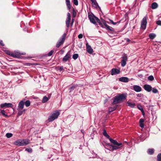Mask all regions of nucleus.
I'll return each mask as SVG.
<instances>
[{"label":"nucleus","mask_w":161,"mask_h":161,"mask_svg":"<svg viewBox=\"0 0 161 161\" xmlns=\"http://www.w3.org/2000/svg\"><path fill=\"white\" fill-rule=\"evenodd\" d=\"M126 97V95L124 94H119L113 98V101L112 104L114 105L119 103L125 100Z\"/></svg>","instance_id":"1"},{"label":"nucleus","mask_w":161,"mask_h":161,"mask_svg":"<svg viewBox=\"0 0 161 161\" xmlns=\"http://www.w3.org/2000/svg\"><path fill=\"white\" fill-rule=\"evenodd\" d=\"M29 143V140L27 139H19L14 142V144L18 146H26Z\"/></svg>","instance_id":"2"},{"label":"nucleus","mask_w":161,"mask_h":161,"mask_svg":"<svg viewBox=\"0 0 161 161\" xmlns=\"http://www.w3.org/2000/svg\"><path fill=\"white\" fill-rule=\"evenodd\" d=\"M59 115V113L58 111H56L55 113H52L46 121L47 123L53 121L55 119L58 118Z\"/></svg>","instance_id":"3"},{"label":"nucleus","mask_w":161,"mask_h":161,"mask_svg":"<svg viewBox=\"0 0 161 161\" xmlns=\"http://www.w3.org/2000/svg\"><path fill=\"white\" fill-rule=\"evenodd\" d=\"M66 36V34L64 33L62 36V37L60 39V41L58 42L56 44V47L57 48H58L62 44H63L65 40V37Z\"/></svg>","instance_id":"4"},{"label":"nucleus","mask_w":161,"mask_h":161,"mask_svg":"<svg viewBox=\"0 0 161 161\" xmlns=\"http://www.w3.org/2000/svg\"><path fill=\"white\" fill-rule=\"evenodd\" d=\"M147 18L146 17H144L141 22V29L144 30L146 28L147 24Z\"/></svg>","instance_id":"5"},{"label":"nucleus","mask_w":161,"mask_h":161,"mask_svg":"<svg viewBox=\"0 0 161 161\" xmlns=\"http://www.w3.org/2000/svg\"><path fill=\"white\" fill-rule=\"evenodd\" d=\"M121 63V65L122 67H124L126 64V61L127 60V56L126 54H125L122 57Z\"/></svg>","instance_id":"6"},{"label":"nucleus","mask_w":161,"mask_h":161,"mask_svg":"<svg viewBox=\"0 0 161 161\" xmlns=\"http://www.w3.org/2000/svg\"><path fill=\"white\" fill-rule=\"evenodd\" d=\"M95 17H96L93 14H89L88 15V17L90 21L94 24H96Z\"/></svg>","instance_id":"7"},{"label":"nucleus","mask_w":161,"mask_h":161,"mask_svg":"<svg viewBox=\"0 0 161 161\" xmlns=\"http://www.w3.org/2000/svg\"><path fill=\"white\" fill-rule=\"evenodd\" d=\"M109 140L114 145L120 146V147L123 146V145L121 143H118L116 140H114L111 138H109Z\"/></svg>","instance_id":"8"},{"label":"nucleus","mask_w":161,"mask_h":161,"mask_svg":"<svg viewBox=\"0 0 161 161\" xmlns=\"http://www.w3.org/2000/svg\"><path fill=\"white\" fill-rule=\"evenodd\" d=\"M120 72L119 69L116 68H113L111 70V74L112 75L119 74Z\"/></svg>","instance_id":"9"},{"label":"nucleus","mask_w":161,"mask_h":161,"mask_svg":"<svg viewBox=\"0 0 161 161\" xmlns=\"http://www.w3.org/2000/svg\"><path fill=\"white\" fill-rule=\"evenodd\" d=\"M71 55L70 54V52H68L66 54V55L62 59V61L64 62H66L67 60L70 58Z\"/></svg>","instance_id":"10"},{"label":"nucleus","mask_w":161,"mask_h":161,"mask_svg":"<svg viewBox=\"0 0 161 161\" xmlns=\"http://www.w3.org/2000/svg\"><path fill=\"white\" fill-rule=\"evenodd\" d=\"M86 51L89 54H92L93 52V50L91 46L89 45L88 43L86 44Z\"/></svg>","instance_id":"11"},{"label":"nucleus","mask_w":161,"mask_h":161,"mask_svg":"<svg viewBox=\"0 0 161 161\" xmlns=\"http://www.w3.org/2000/svg\"><path fill=\"white\" fill-rule=\"evenodd\" d=\"M13 104L12 103H4L1 104L0 105V107L2 108H3L5 107H6L7 108L12 107H13Z\"/></svg>","instance_id":"12"},{"label":"nucleus","mask_w":161,"mask_h":161,"mask_svg":"<svg viewBox=\"0 0 161 161\" xmlns=\"http://www.w3.org/2000/svg\"><path fill=\"white\" fill-rule=\"evenodd\" d=\"M143 88L148 92H150L152 89V87L150 85L147 84L144 85Z\"/></svg>","instance_id":"13"},{"label":"nucleus","mask_w":161,"mask_h":161,"mask_svg":"<svg viewBox=\"0 0 161 161\" xmlns=\"http://www.w3.org/2000/svg\"><path fill=\"white\" fill-rule=\"evenodd\" d=\"M133 88L134 91L137 92H140L142 90L141 87L139 86L134 85Z\"/></svg>","instance_id":"14"},{"label":"nucleus","mask_w":161,"mask_h":161,"mask_svg":"<svg viewBox=\"0 0 161 161\" xmlns=\"http://www.w3.org/2000/svg\"><path fill=\"white\" fill-rule=\"evenodd\" d=\"M119 80L121 82H127L129 81V79L127 77H122L119 78Z\"/></svg>","instance_id":"15"},{"label":"nucleus","mask_w":161,"mask_h":161,"mask_svg":"<svg viewBox=\"0 0 161 161\" xmlns=\"http://www.w3.org/2000/svg\"><path fill=\"white\" fill-rule=\"evenodd\" d=\"M23 53H20L19 52L15 53L13 54V57L15 58H20L21 55H23Z\"/></svg>","instance_id":"16"},{"label":"nucleus","mask_w":161,"mask_h":161,"mask_svg":"<svg viewBox=\"0 0 161 161\" xmlns=\"http://www.w3.org/2000/svg\"><path fill=\"white\" fill-rule=\"evenodd\" d=\"M25 104V102L23 101H21L19 103L18 108L20 109H22L23 108L24 105Z\"/></svg>","instance_id":"17"},{"label":"nucleus","mask_w":161,"mask_h":161,"mask_svg":"<svg viewBox=\"0 0 161 161\" xmlns=\"http://www.w3.org/2000/svg\"><path fill=\"white\" fill-rule=\"evenodd\" d=\"M144 121V120L143 119H140L139 123L140 126L143 128L144 127V124L143 122Z\"/></svg>","instance_id":"18"},{"label":"nucleus","mask_w":161,"mask_h":161,"mask_svg":"<svg viewBox=\"0 0 161 161\" xmlns=\"http://www.w3.org/2000/svg\"><path fill=\"white\" fill-rule=\"evenodd\" d=\"M92 6L94 8H98L101 11V9L100 7L98 6L97 3L96 1L94 2L93 3H92Z\"/></svg>","instance_id":"19"},{"label":"nucleus","mask_w":161,"mask_h":161,"mask_svg":"<svg viewBox=\"0 0 161 161\" xmlns=\"http://www.w3.org/2000/svg\"><path fill=\"white\" fill-rule=\"evenodd\" d=\"M158 6V4L156 2L153 3L151 4V8L153 9H155Z\"/></svg>","instance_id":"20"},{"label":"nucleus","mask_w":161,"mask_h":161,"mask_svg":"<svg viewBox=\"0 0 161 161\" xmlns=\"http://www.w3.org/2000/svg\"><path fill=\"white\" fill-rule=\"evenodd\" d=\"M67 6V8L69 10L71 8V6L70 4V1L69 0H65Z\"/></svg>","instance_id":"21"},{"label":"nucleus","mask_w":161,"mask_h":161,"mask_svg":"<svg viewBox=\"0 0 161 161\" xmlns=\"http://www.w3.org/2000/svg\"><path fill=\"white\" fill-rule=\"evenodd\" d=\"M154 149L153 148H149L148 149V153L149 154L152 155L154 153Z\"/></svg>","instance_id":"22"},{"label":"nucleus","mask_w":161,"mask_h":161,"mask_svg":"<svg viewBox=\"0 0 161 161\" xmlns=\"http://www.w3.org/2000/svg\"><path fill=\"white\" fill-rule=\"evenodd\" d=\"M96 21L99 24V25L102 27H103V25L101 22V20L97 17H95Z\"/></svg>","instance_id":"23"},{"label":"nucleus","mask_w":161,"mask_h":161,"mask_svg":"<svg viewBox=\"0 0 161 161\" xmlns=\"http://www.w3.org/2000/svg\"><path fill=\"white\" fill-rule=\"evenodd\" d=\"M149 37L150 39L153 40L156 37V35L153 33H150L149 35Z\"/></svg>","instance_id":"24"},{"label":"nucleus","mask_w":161,"mask_h":161,"mask_svg":"<svg viewBox=\"0 0 161 161\" xmlns=\"http://www.w3.org/2000/svg\"><path fill=\"white\" fill-rule=\"evenodd\" d=\"M117 108V107L116 106L114 107H110L108 109V112L109 113H110L111 112L115 110Z\"/></svg>","instance_id":"25"},{"label":"nucleus","mask_w":161,"mask_h":161,"mask_svg":"<svg viewBox=\"0 0 161 161\" xmlns=\"http://www.w3.org/2000/svg\"><path fill=\"white\" fill-rule=\"evenodd\" d=\"M49 99V98L46 96H44L42 100V103H45L47 102Z\"/></svg>","instance_id":"26"},{"label":"nucleus","mask_w":161,"mask_h":161,"mask_svg":"<svg viewBox=\"0 0 161 161\" xmlns=\"http://www.w3.org/2000/svg\"><path fill=\"white\" fill-rule=\"evenodd\" d=\"M103 135L105 136L106 137L109 139L110 138L108 134L107 133L106 130H104L103 132Z\"/></svg>","instance_id":"27"},{"label":"nucleus","mask_w":161,"mask_h":161,"mask_svg":"<svg viewBox=\"0 0 161 161\" xmlns=\"http://www.w3.org/2000/svg\"><path fill=\"white\" fill-rule=\"evenodd\" d=\"M76 86L75 85L72 86H70V87L69 88V92H71L73 90H74V89L76 87Z\"/></svg>","instance_id":"28"},{"label":"nucleus","mask_w":161,"mask_h":161,"mask_svg":"<svg viewBox=\"0 0 161 161\" xmlns=\"http://www.w3.org/2000/svg\"><path fill=\"white\" fill-rule=\"evenodd\" d=\"M71 20L67 19L66 21V24L67 27L68 28L69 26V24L70 23Z\"/></svg>","instance_id":"29"},{"label":"nucleus","mask_w":161,"mask_h":161,"mask_svg":"<svg viewBox=\"0 0 161 161\" xmlns=\"http://www.w3.org/2000/svg\"><path fill=\"white\" fill-rule=\"evenodd\" d=\"M30 104L31 103L30 100H27L25 102V106L27 107H29L30 106Z\"/></svg>","instance_id":"30"},{"label":"nucleus","mask_w":161,"mask_h":161,"mask_svg":"<svg viewBox=\"0 0 161 161\" xmlns=\"http://www.w3.org/2000/svg\"><path fill=\"white\" fill-rule=\"evenodd\" d=\"M108 149L109 150L111 151H114L113 148V145L108 144Z\"/></svg>","instance_id":"31"},{"label":"nucleus","mask_w":161,"mask_h":161,"mask_svg":"<svg viewBox=\"0 0 161 161\" xmlns=\"http://www.w3.org/2000/svg\"><path fill=\"white\" fill-rule=\"evenodd\" d=\"M106 28L107 30L111 32H114V29L113 27H110L109 26Z\"/></svg>","instance_id":"32"},{"label":"nucleus","mask_w":161,"mask_h":161,"mask_svg":"<svg viewBox=\"0 0 161 161\" xmlns=\"http://www.w3.org/2000/svg\"><path fill=\"white\" fill-rule=\"evenodd\" d=\"M76 12L74 9V8H73L72 9V17L73 18H74L76 17Z\"/></svg>","instance_id":"33"},{"label":"nucleus","mask_w":161,"mask_h":161,"mask_svg":"<svg viewBox=\"0 0 161 161\" xmlns=\"http://www.w3.org/2000/svg\"><path fill=\"white\" fill-rule=\"evenodd\" d=\"M157 161H161V153L158 154L157 156Z\"/></svg>","instance_id":"34"},{"label":"nucleus","mask_w":161,"mask_h":161,"mask_svg":"<svg viewBox=\"0 0 161 161\" xmlns=\"http://www.w3.org/2000/svg\"><path fill=\"white\" fill-rule=\"evenodd\" d=\"M127 104H128V105L129 106L132 108H133L135 106V104L134 103H131L128 102Z\"/></svg>","instance_id":"35"},{"label":"nucleus","mask_w":161,"mask_h":161,"mask_svg":"<svg viewBox=\"0 0 161 161\" xmlns=\"http://www.w3.org/2000/svg\"><path fill=\"white\" fill-rule=\"evenodd\" d=\"M122 147H120V146H118L117 145H115V146L113 145V149L114 150H117V149H119Z\"/></svg>","instance_id":"36"},{"label":"nucleus","mask_w":161,"mask_h":161,"mask_svg":"<svg viewBox=\"0 0 161 161\" xmlns=\"http://www.w3.org/2000/svg\"><path fill=\"white\" fill-rule=\"evenodd\" d=\"M78 56H79V55L78 54H77V53L73 55L72 58L74 59L75 60L78 58Z\"/></svg>","instance_id":"37"},{"label":"nucleus","mask_w":161,"mask_h":161,"mask_svg":"<svg viewBox=\"0 0 161 161\" xmlns=\"http://www.w3.org/2000/svg\"><path fill=\"white\" fill-rule=\"evenodd\" d=\"M147 79L150 81H153L154 80V78L153 76L150 75L148 77Z\"/></svg>","instance_id":"38"},{"label":"nucleus","mask_w":161,"mask_h":161,"mask_svg":"<svg viewBox=\"0 0 161 161\" xmlns=\"http://www.w3.org/2000/svg\"><path fill=\"white\" fill-rule=\"evenodd\" d=\"M152 92L154 93H158V91L157 89L155 88H153L152 89Z\"/></svg>","instance_id":"39"},{"label":"nucleus","mask_w":161,"mask_h":161,"mask_svg":"<svg viewBox=\"0 0 161 161\" xmlns=\"http://www.w3.org/2000/svg\"><path fill=\"white\" fill-rule=\"evenodd\" d=\"M0 113L3 116L5 117H7L8 116V115L5 114V111L4 110H1Z\"/></svg>","instance_id":"40"},{"label":"nucleus","mask_w":161,"mask_h":161,"mask_svg":"<svg viewBox=\"0 0 161 161\" xmlns=\"http://www.w3.org/2000/svg\"><path fill=\"white\" fill-rule=\"evenodd\" d=\"M6 53L7 54L10 55L12 57H13V54H14V53H13L9 51H6Z\"/></svg>","instance_id":"41"},{"label":"nucleus","mask_w":161,"mask_h":161,"mask_svg":"<svg viewBox=\"0 0 161 161\" xmlns=\"http://www.w3.org/2000/svg\"><path fill=\"white\" fill-rule=\"evenodd\" d=\"M13 136V134L11 133H7L6 134V136L8 138L11 137Z\"/></svg>","instance_id":"42"},{"label":"nucleus","mask_w":161,"mask_h":161,"mask_svg":"<svg viewBox=\"0 0 161 161\" xmlns=\"http://www.w3.org/2000/svg\"><path fill=\"white\" fill-rule=\"evenodd\" d=\"M54 52V50H51L48 54H47V55L48 56H51L53 54V52Z\"/></svg>","instance_id":"43"},{"label":"nucleus","mask_w":161,"mask_h":161,"mask_svg":"<svg viewBox=\"0 0 161 161\" xmlns=\"http://www.w3.org/2000/svg\"><path fill=\"white\" fill-rule=\"evenodd\" d=\"M25 151H27V152H29L30 153H31L32 152V149L31 148H26L25 149Z\"/></svg>","instance_id":"44"},{"label":"nucleus","mask_w":161,"mask_h":161,"mask_svg":"<svg viewBox=\"0 0 161 161\" xmlns=\"http://www.w3.org/2000/svg\"><path fill=\"white\" fill-rule=\"evenodd\" d=\"M156 24L158 25L161 26V20H158L156 21Z\"/></svg>","instance_id":"45"},{"label":"nucleus","mask_w":161,"mask_h":161,"mask_svg":"<svg viewBox=\"0 0 161 161\" xmlns=\"http://www.w3.org/2000/svg\"><path fill=\"white\" fill-rule=\"evenodd\" d=\"M73 3L75 5H78V0H73Z\"/></svg>","instance_id":"46"},{"label":"nucleus","mask_w":161,"mask_h":161,"mask_svg":"<svg viewBox=\"0 0 161 161\" xmlns=\"http://www.w3.org/2000/svg\"><path fill=\"white\" fill-rule=\"evenodd\" d=\"M67 19L71 20V15L69 13H67Z\"/></svg>","instance_id":"47"},{"label":"nucleus","mask_w":161,"mask_h":161,"mask_svg":"<svg viewBox=\"0 0 161 161\" xmlns=\"http://www.w3.org/2000/svg\"><path fill=\"white\" fill-rule=\"evenodd\" d=\"M109 20L110 22V23H111L112 24H113L114 25H116V24H117L118 23V22H113V21L112 20H111L110 19H109Z\"/></svg>","instance_id":"48"},{"label":"nucleus","mask_w":161,"mask_h":161,"mask_svg":"<svg viewBox=\"0 0 161 161\" xmlns=\"http://www.w3.org/2000/svg\"><path fill=\"white\" fill-rule=\"evenodd\" d=\"M140 110L141 111L143 115V116L145 114L144 112V110H143V108H141V109H140Z\"/></svg>","instance_id":"49"},{"label":"nucleus","mask_w":161,"mask_h":161,"mask_svg":"<svg viewBox=\"0 0 161 161\" xmlns=\"http://www.w3.org/2000/svg\"><path fill=\"white\" fill-rule=\"evenodd\" d=\"M0 44L2 46H4V44L2 40H0Z\"/></svg>","instance_id":"50"},{"label":"nucleus","mask_w":161,"mask_h":161,"mask_svg":"<svg viewBox=\"0 0 161 161\" xmlns=\"http://www.w3.org/2000/svg\"><path fill=\"white\" fill-rule=\"evenodd\" d=\"M83 35L82 34H80L78 36V37L79 39H81L83 37Z\"/></svg>","instance_id":"51"},{"label":"nucleus","mask_w":161,"mask_h":161,"mask_svg":"<svg viewBox=\"0 0 161 161\" xmlns=\"http://www.w3.org/2000/svg\"><path fill=\"white\" fill-rule=\"evenodd\" d=\"M58 70H60V71H62L63 70H64V67H63V66H61L60 67V68H59V69H58Z\"/></svg>","instance_id":"52"},{"label":"nucleus","mask_w":161,"mask_h":161,"mask_svg":"<svg viewBox=\"0 0 161 161\" xmlns=\"http://www.w3.org/2000/svg\"><path fill=\"white\" fill-rule=\"evenodd\" d=\"M101 22L102 24H103L106 22L105 20L102 18H101Z\"/></svg>","instance_id":"53"},{"label":"nucleus","mask_w":161,"mask_h":161,"mask_svg":"<svg viewBox=\"0 0 161 161\" xmlns=\"http://www.w3.org/2000/svg\"><path fill=\"white\" fill-rule=\"evenodd\" d=\"M24 110H24L23 111H19L18 113L19 115H21L23 114V112L24 111Z\"/></svg>","instance_id":"54"},{"label":"nucleus","mask_w":161,"mask_h":161,"mask_svg":"<svg viewBox=\"0 0 161 161\" xmlns=\"http://www.w3.org/2000/svg\"><path fill=\"white\" fill-rule=\"evenodd\" d=\"M103 25L106 27L107 28L108 25L106 23V22L103 24Z\"/></svg>","instance_id":"55"},{"label":"nucleus","mask_w":161,"mask_h":161,"mask_svg":"<svg viewBox=\"0 0 161 161\" xmlns=\"http://www.w3.org/2000/svg\"><path fill=\"white\" fill-rule=\"evenodd\" d=\"M74 19H72V22H71V26H72L73 25V23H74Z\"/></svg>","instance_id":"56"},{"label":"nucleus","mask_w":161,"mask_h":161,"mask_svg":"<svg viewBox=\"0 0 161 161\" xmlns=\"http://www.w3.org/2000/svg\"><path fill=\"white\" fill-rule=\"evenodd\" d=\"M126 40L127 41V42H129L130 41V40L128 38H126Z\"/></svg>","instance_id":"57"},{"label":"nucleus","mask_w":161,"mask_h":161,"mask_svg":"<svg viewBox=\"0 0 161 161\" xmlns=\"http://www.w3.org/2000/svg\"><path fill=\"white\" fill-rule=\"evenodd\" d=\"M137 96L138 97H141V94H138L137 95Z\"/></svg>","instance_id":"58"},{"label":"nucleus","mask_w":161,"mask_h":161,"mask_svg":"<svg viewBox=\"0 0 161 161\" xmlns=\"http://www.w3.org/2000/svg\"><path fill=\"white\" fill-rule=\"evenodd\" d=\"M51 94H50L49 95H48V98H49V99L50 98V97H51Z\"/></svg>","instance_id":"59"},{"label":"nucleus","mask_w":161,"mask_h":161,"mask_svg":"<svg viewBox=\"0 0 161 161\" xmlns=\"http://www.w3.org/2000/svg\"><path fill=\"white\" fill-rule=\"evenodd\" d=\"M91 2H92V3H93L94 2V0H90Z\"/></svg>","instance_id":"60"},{"label":"nucleus","mask_w":161,"mask_h":161,"mask_svg":"<svg viewBox=\"0 0 161 161\" xmlns=\"http://www.w3.org/2000/svg\"><path fill=\"white\" fill-rule=\"evenodd\" d=\"M138 109L140 110V109H141V108H142L141 106V108L139 107L138 106Z\"/></svg>","instance_id":"61"}]
</instances>
